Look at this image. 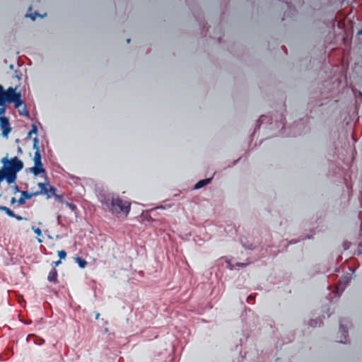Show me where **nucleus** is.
Masks as SVG:
<instances>
[{"instance_id": "f257e3e1", "label": "nucleus", "mask_w": 362, "mask_h": 362, "mask_svg": "<svg viewBox=\"0 0 362 362\" xmlns=\"http://www.w3.org/2000/svg\"><path fill=\"white\" fill-rule=\"evenodd\" d=\"M14 103L16 108H19L24 103L21 100V93L16 92V88L9 87L4 90L2 86L0 85V127L1 129V135L3 137L8 138L11 132L9 119L4 115L6 111L7 103Z\"/></svg>"}, {"instance_id": "f03ea898", "label": "nucleus", "mask_w": 362, "mask_h": 362, "mask_svg": "<svg viewBox=\"0 0 362 362\" xmlns=\"http://www.w3.org/2000/svg\"><path fill=\"white\" fill-rule=\"evenodd\" d=\"M98 199L101 204L112 215L117 217L127 216L131 210V202L122 199L119 195L113 193H103L99 195Z\"/></svg>"}, {"instance_id": "7ed1b4c3", "label": "nucleus", "mask_w": 362, "mask_h": 362, "mask_svg": "<svg viewBox=\"0 0 362 362\" xmlns=\"http://www.w3.org/2000/svg\"><path fill=\"white\" fill-rule=\"evenodd\" d=\"M1 162L3 163L1 169L6 174V182L8 184L15 182L17 178V173L23 168V163L17 156L8 159L7 156L4 157Z\"/></svg>"}, {"instance_id": "20e7f679", "label": "nucleus", "mask_w": 362, "mask_h": 362, "mask_svg": "<svg viewBox=\"0 0 362 362\" xmlns=\"http://www.w3.org/2000/svg\"><path fill=\"white\" fill-rule=\"evenodd\" d=\"M39 140L37 137L33 139V148L35 149V155H34V163L35 165L30 168V171L35 175L37 176L40 174H44L46 175V170L43 168L42 163V157L40 154V151L38 146Z\"/></svg>"}, {"instance_id": "39448f33", "label": "nucleus", "mask_w": 362, "mask_h": 362, "mask_svg": "<svg viewBox=\"0 0 362 362\" xmlns=\"http://www.w3.org/2000/svg\"><path fill=\"white\" fill-rule=\"evenodd\" d=\"M0 210L4 211L8 216L16 218L18 221L28 220L27 218L16 215L8 207L0 206Z\"/></svg>"}, {"instance_id": "423d86ee", "label": "nucleus", "mask_w": 362, "mask_h": 362, "mask_svg": "<svg viewBox=\"0 0 362 362\" xmlns=\"http://www.w3.org/2000/svg\"><path fill=\"white\" fill-rule=\"evenodd\" d=\"M38 187L40 188V191L35 192V193H38V195L40 194H46L47 198L51 197V194L48 193V186L49 183H42L39 182L37 184Z\"/></svg>"}, {"instance_id": "0eeeda50", "label": "nucleus", "mask_w": 362, "mask_h": 362, "mask_svg": "<svg viewBox=\"0 0 362 362\" xmlns=\"http://www.w3.org/2000/svg\"><path fill=\"white\" fill-rule=\"evenodd\" d=\"M57 276H58V272L56 269H52L47 276V279L50 282H53L54 284L57 283Z\"/></svg>"}, {"instance_id": "6e6552de", "label": "nucleus", "mask_w": 362, "mask_h": 362, "mask_svg": "<svg viewBox=\"0 0 362 362\" xmlns=\"http://www.w3.org/2000/svg\"><path fill=\"white\" fill-rule=\"evenodd\" d=\"M211 179L212 178H206V179L199 180L198 182L196 183L194 188L195 189H199L207 185L208 184H209L211 182Z\"/></svg>"}, {"instance_id": "1a4fd4ad", "label": "nucleus", "mask_w": 362, "mask_h": 362, "mask_svg": "<svg viewBox=\"0 0 362 362\" xmlns=\"http://www.w3.org/2000/svg\"><path fill=\"white\" fill-rule=\"evenodd\" d=\"M37 195H38V193H35V192L30 193V192H28V191H22L21 192V196L23 197V198L25 199H30L32 197H36Z\"/></svg>"}, {"instance_id": "9d476101", "label": "nucleus", "mask_w": 362, "mask_h": 362, "mask_svg": "<svg viewBox=\"0 0 362 362\" xmlns=\"http://www.w3.org/2000/svg\"><path fill=\"white\" fill-rule=\"evenodd\" d=\"M56 192H57V189L49 184V186H48V193L49 194H51V197L53 196V195H55Z\"/></svg>"}, {"instance_id": "9b49d317", "label": "nucleus", "mask_w": 362, "mask_h": 362, "mask_svg": "<svg viewBox=\"0 0 362 362\" xmlns=\"http://www.w3.org/2000/svg\"><path fill=\"white\" fill-rule=\"evenodd\" d=\"M340 329L343 332L344 338V339H346L348 336V331L346 329L342 322H340Z\"/></svg>"}, {"instance_id": "f8f14e48", "label": "nucleus", "mask_w": 362, "mask_h": 362, "mask_svg": "<svg viewBox=\"0 0 362 362\" xmlns=\"http://www.w3.org/2000/svg\"><path fill=\"white\" fill-rule=\"evenodd\" d=\"M58 256L59 257V258L62 259H65V257H66V252L65 250H59L58 251Z\"/></svg>"}, {"instance_id": "ddd939ff", "label": "nucleus", "mask_w": 362, "mask_h": 362, "mask_svg": "<svg viewBox=\"0 0 362 362\" xmlns=\"http://www.w3.org/2000/svg\"><path fill=\"white\" fill-rule=\"evenodd\" d=\"M78 262L81 267L83 268L86 264L87 262L84 259H81L80 257L77 258Z\"/></svg>"}, {"instance_id": "4468645a", "label": "nucleus", "mask_w": 362, "mask_h": 362, "mask_svg": "<svg viewBox=\"0 0 362 362\" xmlns=\"http://www.w3.org/2000/svg\"><path fill=\"white\" fill-rule=\"evenodd\" d=\"M37 129L35 125H33L32 129L28 132V136H30L32 134H37Z\"/></svg>"}, {"instance_id": "2eb2a0df", "label": "nucleus", "mask_w": 362, "mask_h": 362, "mask_svg": "<svg viewBox=\"0 0 362 362\" xmlns=\"http://www.w3.org/2000/svg\"><path fill=\"white\" fill-rule=\"evenodd\" d=\"M32 230L35 232V233H36L37 235H42V230L41 229H40L39 228H35L34 226H32Z\"/></svg>"}, {"instance_id": "dca6fc26", "label": "nucleus", "mask_w": 362, "mask_h": 362, "mask_svg": "<svg viewBox=\"0 0 362 362\" xmlns=\"http://www.w3.org/2000/svg\"><path fill=\"white\" fill-rule=\"evenodd\" d=\"M25 200L23 197L21 196V197L17 200V202L19 205H23L25 203Z\"/></svg>"}, {"instance_id": "f3484780", "label": "nucleus", "mask_w": 362, "mask_h": 362, "mask_svg": "<svg viewBox=\"0 0 362 362\" xmlns=\"http://www.w3.org/2000/svg\"><path fill=\"white\" fill-rule=\"evenodd\" d=\"M20 114H21V115H24L28 116L29 112H28V111L26 110L25 106H24V107H23V110H22V111H20Z\"/></svg>"}, {"instance_id": "a211bd4d", "label": "nucleus", "mask_w": 362, "mask_h": 362, "mask_svg": "<svg viewBox=\"0 0 362 362\" xmlns=\"http://www.w3.org/2000/svg\"><path fill=\"white\" fill-rule=\"evenodd\" d=\"M40 16V15H39L37 13H36V12H35L34 14H29V15H26V16H29V17H30V18H31L33 21H34V20H35V18H36V16Z\"/></svg>"}, {"instance_id": "6ab92c4d", "label": "nucleus", "mask_w": 362, "mask_h": 362, "mask_svg": "<svg viewBox=\"0 0 362 362\" xmlns=\"http://www.w3.org/2000/svg\"><path fill=\"white\" fill-rule=\"evenodd\" d=\"M53 196L55 197V199L57 201L61 200L63 197V195H59L57 194V192L55 193V195H53Z\"/></svg>"}, {"instance_id": "aec40b11", "label": "nucleus", "mask_w": 362, "mask_h": 362, "mask_svg": "<svg viewBox=\"0 0 362 362\" xmlns=\"http://www.w3.org/2000/svg\"><path fill=\"white\" fill-rule=\"evenodd\" d=\"M67 205L74 211L76 209V205H74V204H69L68 203Z\"/></svg>"}, {"instance_id": "412c9836", "label": "nucleus", "mask_w": 362, "mask_h": 362, "mask_svg": "<svg viewBox=\"0 0 362 362\" xmlns=\"http://www.w3.org/2000/svg\"><path fill=\"white\" fill-rule=\"evenodd\" d=\"M16 202H17V200L15 197H12L11 199V204H15Z\"/></svg>"}, {"instance_id": "4be33fe9", "label": "nucleus", "mask_w": 362, "mask_h": 362, "mask_svg": "<svg viewBox=\"0 0 362 362\" xmlns=\"http://www.w3.org/2000/svg\"><path fill=\"white\" fill-rule=\"evenodd\" d=\"M55 266H59L61 264V260H58L53 263Z\"/></svg>"}, {"instance_id": "5701e85b", "label": "nucleus", "mask_w": 362, "mask_h": 362, "mask_svg": "<svg viewBox=\"0 0 362 362\" xmlns=\"http://www.w3.org/2000/svg\"><path fill=\"white\" fill-rule=\"evenodd\" d=\"M252 299H253V296L250 295V296H249L247 297V302H248V303H250V300H252Z\"/></svg>"}, {"instance_id": "b1692460", "label": "nucleus", "mask_w": 362, "mask_h": 362, "mask_svg": "<svg viewBox=\"0 0 362 362\" xmlns=\"http://www.w3.org/2000/svg\"><path fill=\"white\" fill-rule=\"evenodd\" d=\"M247 264H244V263H240V264H238V266L240 267H244L246 266Z\"/></svg>"}, {"instance_id": "393cba45", "label": "nucleus", "mask_w": 362, "mask_h": 362, "mask_svg": "<svg viewBox=\"0 0 362 362\" xmlns=\"http://www.w3.org/2000/svg\"><path fill=\"white\" fill-rule=\"evenodd\" d=\"M14 190H15V192H18V187L16 185L15 187H14Z\"/></svg>"}, {"instance_id": "a878e982", "label": "nucleus", "mask_w": 362, "mask_h": 362, "mask_svg": "<svg viewBox=\"0 0 362 362\" xmlns=\"http://www.w3.org/2000/svg\"><path fill=\"white\" fill-rule=\"evenodd\" d=\"M99 317H100V314H99V313H97V314H96V316H95V319H96V320H98Z\"/></svg>"}, {"instance_id": "bb28decb", "label": "nucleus", "mask_w": 362, "mask_h": 362, "mask_svg": "<svg viewBox=\"0 0 362 362\" xmlns=\"http://www.w3.org/2000/svg\"><path fill=\"white\" fill-rule=\"evenodd\" d=\"M358 35H362V29L358 31Z\"/></svg>"}, {"instance_id": "cd10ccee", "label": "nucleus", "mask_w": 362, "mask_h": 362, "mask_svg": "<svg viewBox=\"0 0 362 362\" xmlns=\"http://www.w3.org/2000/svg\"><path fill=\"white\" fill-rule=\"evenodd\" d=\"M339 342L344 343L345 341H344L342 339H341V340H339Z\"/></svg>"}, {"instance_id": "c85d7f7f", "label": "nucleus", "mask_w": 362, "mask_h": 362, "mask_svg": "<svg viewBox=\"0 0 362 362\" xmlns=\"http://www.w3.org/2000/svg\"><path fill=\"white\" fill-rule=\"evenodd\" d=\"M18 151L21 152V148L18 147Z\"/></svg>"}, {"instance_id": "c756f323", "label": "nucleus", "mask_w": 362, "mask_h": 362, "mask_svg": "<svg viewBox=\"0 0 362 362\" xmlns=\"http://www.w3.org/2000/svg\"><path fill=\"white\" fill-rule=\"evenodd\" d=\"M127 43H129L130 42V39H127Z\"/></svg>"}, {"instance_id": "7c9ffc66", "label": "nucleus", "mask_w": 362, "mask_h": 362, "mask_svg": "<svg viewBox=\"0 0 362 362\" xmlns=\"http://www.w3.org/2000/svg\"><path fill=\"white\" fill-rule=\"evenodd\" d=\"M337 290H339V285H338V286H337Z\"/></svg>"}]
</instances>
